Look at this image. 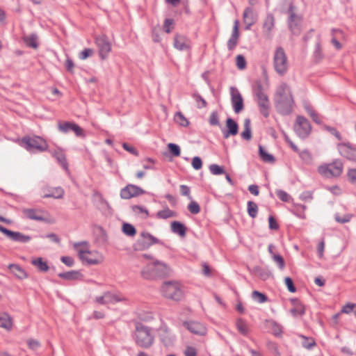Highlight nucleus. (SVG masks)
<instances>
[{"label":"nucleus","mask_w":356,"mask_h":356,"mask_svg":"<svg viewBox=\"0 0 356 356\" xmlns=\"http://www.w3.org/2000/svg\"><path fill=\"white\" fill-rule=\"evenodd\" d=\"M64 195V191L62 188H54L51 193L44 195V197H54L56 199L62 198Z\"/></svg>","instance_id":"09e8293b"},{"label":"nucleus","mask_w":356,"mask_h":356,"mask_svg":"<svg viewBox=\"0 0 356 356\" xmlns=\"http://www.w3.org/2000/svg\"><path fill=\"white\" fill-rule=\"evenodd\" d=\"M275 106L277 111L282 115H289L293 110L294 99L290 88L282 83L276 90Z\"/></svg>","instance_id":"f257e3e1"},{"label":"nucleus","mask_w":356,"mask_h":356,"mask_svg":"<svg viewBox=\"0 0 356 356\" xmlns=\"http://www.w3.org/2000/svg\"><path fill=\"white\" fill-rule=\"evenodd\" d=\"M238 123L232 118H227L225 121V127L221 129L223 138L227 139L230 136H236L238 134Z\"/></svg>","instance_id":"dca6fc26"},{"label":"nucleus","mask_w":356,"mask_h":356,"mask_svg":"<svg viewBox=\"0 0 356 356\" xmlns=\"http://www.w3.org/2000/svg\"><path fill=\"white\" fill-rule=\"evenodd\" d=\"M13 327V320L7 312H0V327L10 331Z\"/></svg>","instance_id":"a878e982"},{"label":"nucleus","mask_w":356,"mask_h":356,"mask_svg":"<svg viewBox=\"0 0 356 356\" xmlns=\"http://www.w3.org/2000/svg\"><path fill=\"white\" fill-rule=\"evenodd\" d=\"M31 264L37 267L40 272H47L49 269L47 262L44 261L42 257L32 259Z\"/></svg>","instance_id":"e433bc0d"},{"label":"nucleus","mask_w":356,"mask_h":356,"mask_svg":"<svg viewBox=\"0 0 356 356\" xmlns=\"http://www.w3.org/2000/svg\"><path fill=\"white\" fill-rule=\"evenodd\" d=\"M302 161V162L305 164H310L312 162V154L307 149H304L302 151H300L297 152Z\"/></svg>","instance_id":"a18cd8bd"},{"label":"nucleus","mask_w":356,"mask_h":356,"mask_svg":"<svg viewBox=\"0 0 356 356\" xmlns=\"http://www.w3.org/2000/svg\"><path fill=\"white\" fill-rule=\"evenodd\" d=\"M275 19L272 13H268L263 23V32L267 38L271 37V32L275 27Z\"/></svg>","instance_id":"5701e85b"},{"label":"nucleus","mask_w":356,"mask_h":356,"mask_svg":"<svg viewBox=\"0 0 356 356\" xmlns=\"http://www.w3.org/2000/svg\"><path fill=\"white\" fill-rule=\"evenodd\" d=\"M161 29L159 26L154 27L152 30V38L154 42H160L161 38L160 36Z\"/></svg>","instance_id":"e2e57ef3"},{"label":"nucleus","mask_w":356,"mask_h":356,"mask_svg":"<svg viewBox=\"0 0 356 356\" xmlns=\"http://www.w3.org/2000/svg\"><path fill=\"white\" fill-rule=\"evenodd\" d=\"M273 66L280 76L285 75L289 70V61L283 47H277L273 55Z\"/></svg>","instance_id":"423d86ee"},{"label":"nucleus","mask_w":356,"mask_h":356,"mask_svg":"<svg viewBox=\"0 0 356 356\" xmlns=\"http://www.w3.org/2000/svg\"><path fill=\"white\" fill-rule=\"evenodd\" d=\"M135 341L138 346L148 348L154 343V337L151 334V328L141 323H136Z\"/></svg>","instance_id":"20e7f679"},{"label":"nucleus","mask_w":356,"mask_h":356,"mask_svg":"<svg viewBox=\"0 0 356 356\" xmlns=\"http://www.w3.org/2000/svg\"><path fill=\"white\" fill-rule=\"evenodd\" d=\"M175 20L172 18H166L163 22V31L166 33H170L172 32V29H174Z\"/></svg>","instance_id":"864d4df0"},{"label":"nucleus","mask_w":356,"mask_h":356,"mask_svg":"<svg viewBox=\"0 0 356 356\" xmlns=\"http://www.w3.org/2000/svg\"><path fill=\"white\" fill-rule=\"evenodd\" d=\"M244 130L241 132V136L245 140H250L252 138L251 121L249 118H245L243 123Z\"/></svg>","instance_id":"473e14b6"},{"label":"nucleus","mask_w":356,"mask_h":356,"mask_svg":"<svg viewBox=\"0 0 356 356\" xmlns=\"http://www.w3.org/2000/svg\"><path fill=\"white\" fill-rule=\"evenodd\" d=\"M275 193L278 198L284 202H289L291 200V196L282 189L276 190Z\"/></svg>","instance_id":"13d9d810"},{"label":"nucleus","mask_w":356,"mask_h":356,"mask_svg":"<svg viewBox=\"0 0 356 356\" xmlns=\"http://www.w3.org/2000/svg\"><path fill=\"white\" fill-rule=\"evenodd\" d=\"M353 217L352 214H345L343 216H340L339 213H336L334 216L335 220L341 224L348 222Z\"/></svg>","instance_id":"bf43d9fd"},{"label":"nucleus","mask_w":356,"mask_h":356,"mask_svg":"<svg viewBox=\"0 0 356 356\" xmlns=\"http://www.w3.org/2000/svg\"><path fill=\"white\" fill-rule=\"evenodd\" d=\"M188 209L192 214H197L200 212V207L195 201H191L188 205Z\"/></svg>","instance_id":"052dcab7"},{"label":"nucleus","mask_w":356,"mask_h":356,"mask_svg":"<svg viewBox=\"0 0 356 356\" xmlns=\"http://www.w3.org/2000/svg\"><path fill=\"white\" fill-rule=\"evenodd\" d=\"M0 232L6 235L8 238L15 242H19L26 243L29 242L31 237L29 235H25L19 232H14L0 225Z\"/></svg>","instance_id":"4468645a"},{"label":"nucleus","mask_w":356,"mask_h":356,"mask_svg":"<svg viewBox=\"0 0 356 356\" xmlns=\"http://www.w3.org/2000/svg\"><path fill=\"white\" fill-rule=\"evenodd\" d=\"M290 302L293 305L290 312L294 317L302 316L305 314V307L299 299L291 298Z\"/></svg>","instance_id":"b1692460"},{"label":"nucleus","mask_w":356,"mask_h":356,"mask_svg":"<svg viewBox=\"0 0 356 356\" xmlns=\"http://www.w3.org/2000/svg\"><path fill=\"white\" fill-rule=\"evenodd\" d=\"M8 268L11 273H13L19 279L22 280L27 277L28 276L26 271L17 264H10Z\"/></svg>","instance_id":"72a5a7b5"},{"label":"nucleus","mask_w":356,"mask_h":356,"mask_svg":"<svg viewBox=\"0 0 356 356\" xmlns=\"http://www.w3.org/2000/svg\"><path fill=\"white\" fill-rule=\"evenodd\" d=\"M236 327L238 332L243 335H247L248 333V328L245 321L242 318H238L236 321Z\"/></svg>","instance_id":"8fccbe9b"},{"label":"nucleus","mask_w":356,"mask_h":356,"mask_svg":"<svg viewBox=\"0 0 356 356\" xmlns=\"http://www.w3.org/2000/svg\"><path fill=\"white\" fill-rule=\"evenodd\" d=\"M236 64L239 70H244L247 65L245 57L241 54L236 56Z\"/></svg>","instance_id":"680f3d73"},{"label":"nucleus","mask_w":356,"mask_h":356,"mask_svg":"<svg viewBox=\"0 0 356 356\" xmlns=\"http://www.w3.org/2000/svg\"><path fill=\"white\" fill-rule=\"evenodd\" d=\"M307 207L300 204H294L293 208L291 210V212L296 215L297 217L301 219H305L306 218L305 210Z\"/></svg>","instance_id":"58836bf2"},{"label":"nucleus","mask_w":356,"mask_h":356,"mask_svg":"<svg viewBox=\"0 0 356 356\" xmlns=\"http://www.w3.org/2000/svg\"><path fill=\"white\" fill-rule=\"evenodd\" d=\"M182 325L186 329L193 334L200 336H202L206 334V327L199 322L184 321Z\"/></svg>","instance_id":"412c9836"},{"label":"nucleus","mask_w":356,"mask_h":356,"mask_svg":"<svg viewBox=\"0 0 356 356\" xmlns=\"http://www.w3.org/2000/svg\"><path fill=\"white\" fill-rule=\"evenodd\" d=\"M174 47L179 51L191 49V40L184 35L176 33L174 36Z\"/></svg>","instance_id":"6ab92c4d"},{"label":"nucleus","mask_w":356,"mask_h":356,"mask_svg":"<svg viewBox=\"0 0 356 356\" xmlns=\"http://www.w3.org/2000/svg\"><path fill=\"white\" fill-rule=\"evenodd\" d=\"M243 18L244 24H245V30H250L251 26H253L257 20V17L254 13L253 9L250 7L245 9L243 14Z\"/></svg>","instance_id":"4be33fe9"},{"label":"nucleus","mask_w":356,"mask_h":356,"mask_svg":"<svg viewBox=\"0 0 356 356\" xmlns=\"http://www.w3.org/2000/svg\"><path fill=\"white\" fill-rule=\"evenodd\" d=\"M158 335L161 343L165 346H169L173 343L175 336L172 334L167 324L162 321L161 326L158 329Z\"/></svg>","instance_id":"f8f14e48"},{"label":"nucleus","mask_w":356,"mask_h":356,"mask_svg":"<svg viewBox=\"0 0 356 356\" xmlns=\"http://www.w3.org/2000/svg\"><path fill=\"white\" fill-rule=\"evenodd\" d=\"M231 102L234 111L241 113L244 109L243 99L239 91L234 87H231Z\"/></svg>","instance_id":"a211bd4d"},{"label":"nucleus","mask_w":356,"mask_h":356,"mask_svg":"<svg viewBox=\"0 0 356 356\" xmlns=\"http://www.w3.org/2000/svg\"><path fill=\"white\" fill-rule=\"evenodd\" d=\"M86 254H91V252L89 250H79V255L80 259L83 262H86L89 265H97L100 263V261L97 259H92V257H88L86 256Z\"/></svg>","instance_id":"2f4dec72"},{"label":"nucleus","mask_w":356,"mask_h":356,"mask_svg":"<svg viewBox=\"0 0 356 356\" xmlns=\"http://www.w3.org/2000/svg\"><path fill=\"white\" fill-rule=\"evenodd\" d=\"M258 206L253 201H248L247 203V212L250 217L254 218L257 217L258 213Z\"/></svg>","instance_id":"37998d69"},{"label":"nucleus","mask_w":356,"mask_h":356,"mask_svg":"<svg viewBox=\"0 0 356 356\" xmlns=\"http://www.w3.org/2000/svg\"><path fill=\"white\" fill-rule=\"evenodd\" d=\"M94 53L93 49L90 48H86L79 54V58L81 60H86L91 56Z\"/></svg>","instance_id":"0e129e2a"},{"label":"nucleus","mask_w":356,"mask_h":356,"mask_svg":"<svg viewBox=\"0 0 356 356\" xmlns=\"http://www.w3.org/2000/svg\"><path fill=\"white\" fill-rule=\"evenodd\" d=\"M347 177L349 182L356 186V168H351L348 170Z\"/></svg>","instance_id":"338daca9"},{"label":"nucleus","mask_w":356,"mask_h":356,"mask_svg":"<svg viewBox=\"0 0 356 356\" xmlns=\"http://www.w3.org/2000/svg\"><path fill=\"white\" fill-rule=\"evenodd\" d=\"M104 298L106 299V304H114L122 300H125V298H120L119 296L116 294H113L109 291H106L104 293Z\"/></svg>","instance_id":"a19ab883"},{"label":"nucleus","mask_w":356,"mask_h":356,"mask_svg":"<svg viewBox=\"0 0 356 356\" xmlns=\"http://www.w3.org/2000/svg\"><path fill=\"white\" fill-rule=\"evenodd\" d=\"M339 153L348 160L356 161V145L350 143H343L338 145Z\"/></svg>","instance_id":"f3484780"},{"label":"nucleus","mask_w":356,"mask_h":356,"mask_svg":"<svg viewBox=\"0 0 356 356\" xmlns=\"http://www.w3.org/2000/svg\"><path fill=\"white\" fill-rule=\"evenodd\" d=\"M209 169L213 175H220L225 173L224 168L217 164H211L209 166Z\"/></svg>","instance_id":"603ef678"},{"label":"nucleus","mask_w":356,"mask_h":356,"mask_svg":"<svg viewBox=\"0 0 356 356\" xmlns=\"http://www.w3.org/2000/svg\"><path fill=\"white\" fill-rule=\"evenodd\" d=\"M318 172L327 178L337 177L343 172V164L339 161H334L332 163L320 165L318 168Z\"/></svg>","instance_id":"1a4fd4ad"},{"label":"nucleus","mask_w":356,"mask_h":356,"mask_svg":"<svg viewBox=\"0 0 356 356\" xmlns=\"http://www.w3.org/2000/svg\"><path fill=\"white\" fill-rule=\"evenodd\" d=\"M252 297L259 303H264L268 300L267 296L258 291H254L252 293Z\"/></svg>","instance_id":"3c124183"},{"label":"nucleus","mask_w":356,"mask_h":356,"mask_svg":"<svg viewBox=\"0 0 356 356\" xmlns=\"http://www.w3.org/2000/svg\"><path fill=\"white\" fill-rule=\"evenodd\" d=\"M146 191L142 188L131 184H127L120 191V197L124 200H129L131 197H137L145 194Z\"/></svg>","instance_id":"ddd939ff"},{"label":"nucleus","mask_w":356,"mask_h":356,"mask_svg":"<svg viewBox=\"0 0 356 356\" xmlns=\"http://www.w3.org/2000/svg\"><path fill=\"white\" fill-rule=\"evenodd\" d=\"M170 229L172 232L178 234L181 237H185L186 235L187 227L179 221H173L171 222Z\"/></svg>","instance_id":"c85d7f7f"},{"label":"nucleus","mask_w":356,"mask_h":356,"mask_svg":"<svg viewBox=\"0 0 356 356\" xmlns=\"http://www.w3.org/2000/svg\"><path fill=\"white\" fill-rule=\"evenodd\" d=\"M42 211L34 209H24L23 210V213L27 218L44 222L46 219L42 216Z\"/></svg>","instance_id":"393cba45"},{"label":"nucleus","mask_w":356,"mask_h":356,"mask_svg":"<svg viewBox=\"0 0 356 356\" xmlns=\"http://www.w3.org/2000/svg\"><path fill=\"white\" fill-rule=\"evenodd\" d=\"M52 155L64 169H67L68 163L66 160L65 155L63 152L60 150H55L52 153Z\"/></svg>","instance_id":"4c0bfd02"},{"label":"nucleus","mask_w":356,"mask_h":356,"mask_svg":"<svg viewBox=\"0 0 356 356\" xmlns=\"http://www.w3.org/2000/svg\"><path fill=\"white\" fill-rule=\"evenodd\" d=\"M140 236L142 237V239H138L134 244V249L136 250H145L154 244L162 243L159 239L146 232H141Z\"/></svg>","instance_id":"9b49d317"},{"label":"nucleus","mask_w":356,"mask_h":356,"mask_svg":"<svg viewBox=\"0 0 356 356\" xmlns=\"http://www.w3.org/2000/svg\"><path fill=\"white\" fill-rule=\"evenodd\" d=\"M161 291L164 297L175 301H179L183 296L182 290L179 284L172 281L164 282Z\"/></svg>","instance_id":"0eeeda50"},{"label":"nucleus","mask_w":356,"mask_h":356,"mask_svg":"<svg viewBox=\"0 0 356 356\" xmlns=\"http://www.w3.org/2000/svg\"><path fill=\"white\" fill-rule=\"evenodd\" d=\"M259 156L266 163H273L275 162L274 156L268 153L261 145H259Z\"/></svg>","instance_id":"f704fd0d"},{"label":"nucleus","mask_w":356,"mask_h":356,"mask_svg":"<svg viewBox=\"0 0 356 356\" xmlns=\"http://www.w3.org/2000/svg\"><path fill=\"white\" fill-rule=\"evenodd\" d=\"M239 22L236 19L234 22V26L232 29V32L231 37L228 40L227 42V47L229 51H232L238 43V40L240 37L239 32Z\"/></svg>","instance_id":"aec40b11"},{"label":"nucleus","mask_w":356,"mask_h":356,"mask_svg":"<svg viewBox=\"0 0 356 356\" xmlns=\"http://www.w3.org/2000/svg\"><path fill=\"white\" fill-rule=\"evenodd\" d=\"M122 232L129 236H134L136 234V229L131 224L124 222L122 225Z\"/></svg>","instance_id":"de8ad7c7"},{"label":"nucleus","mask_w":356,"mask_h":356,"mask_svg":"<svg viewBox=\"0 0 356 356\" xmlns=\"http://www.w3.org/2000/svg\"><path fill=\"white\" fill-rule=\"evenodd\" d=\"M170 267L159 260L148 264L143 268L140 275L143 278L147 280H154L158 278H164L170 275Z\"/></svg>","instance_id":"f03ea898"},{"label":"nucleus","mask_w":356,"mask_h":356,"mask_svg":"<svg viewBox=\"0 0 356 356\" xmlns=\"http://www.w3.org/2000/svg\"><path fill=\"white\" fill-rule=\"evenodd\" d=\"M284 283H285V285L286 286L287 289L289 292L295 293L296 291V287L293 283V280L291 277H285Z\"/></svg>","instance_id":"69168bd1"},{"label":"nucleus","mask_w":356,"mask_h":356,"mask_svg":"<svg viewBox=\"0 0 356 356\" xmlns=\"http://www.w3.org/2000/svg\"><path fill=\"white\" fill-rule=\"evenodd\" d=\"M299 337L303 339L302 346L306 349L310 350L316 345L315 340L312 337H307L303 334H300Z\"/></svg>","instance_id":"c03bdc74"},{"label":"nucleus","mask_w":356,"mask_h":356,"mask_svg":"<svg viewBox=\"0 0 356 356\" xmlns=\"http://www.w3.org/2000/svg\"><path fill=\"white\" fill-rule=\"evenodd\" d=\"M58 276L65 280H82L83 275L79 270H70L67 272L60 273Z\"/></svg>","instance_id":"c756f323"},{"label":"nucleus","mask_w":356,"mask_h":356,"mask_svg":"<svg viewBox=\"0 0 356 356\" xmlns=\"http://www.w3.org/2000/svg\"><path fill=\"white\" fill-rule=\"evenodd\" d=\"M21 145L29 152L35 149L44 152L47 149L46 141L40 136H24L21 140Z\"/></svg>","instance_id":"6e6552de"},{"label":"nucleus","mask_w":356,"mask_h":356,"mask_svg":"<svg viewBox=\"0 0 356 356\" xmlns=\"http://www.w3.org/2000/svg\"><path fill=\"white\" fill-rule=\"evenodd\" d=\"M297 8L295 6L293 2L289 4L287 14L289 15L287 19V24L289 31L294 35H299L302 31V17L300 15L296 14Z\"/></svg>","instance_id":"39448f33"},{"label":"nucleus","mask_w":356,"mask_h":356,"mask_svg":"<svg viewBox=\"0 0 356 356\" xmlns=\"http://www.w3.org/2000/svg\"><path fill=\"white\" fill-rule=\"evenodd\" d=\"M249 270L251 273L264 281L267 280L271 275L268 270L259 266H254L251 269L249 268Z\"/></svg>","instance_id":"cd10ccee"},{"label":"nucleus","mask_w":356,"mask_h":356,"mask_svg":"<svg viewBox=\"0 0 356 356\" xmlns=\"http://www.w3.org/2000/svg\"><path fill=\"white\" fill-rule=\"evenodd\" d=\"M252 91L257 97L260 113L264 117L268 118L270 115V101L267 95L263 91V85L261 80L257 79L254 81Z\"/></svg>","instance_id":"7ed1b4c3"},{"label":"nucleus","mask_w":356,"mask_h":356,"mask_svg":"<svg viewBox=\"0 0 356 356\" xmlns=\"http://www.w3.org/2000/svg\"><path fill=\"white\" fill-rule=\"evenodd\" d=\"M22 40L27 47L32 49H36L39 47L38 36L35 33L22 36Z\"/></svg>","instance_id":"7c9ffc66"},{"label":"nucleus","mask_w":356,"mask_h":356,"mask_svg":"<svg viewBox=\"0 0 356 356\" xmlns=\"http://www.w3.org/2000/svg\"><path fill=\"white\" fill-rule=\"evenodd\" d=\"M95 43L99 49V54L102 60L107 58L111 50V45L106 35L99 36L95 39Z\"/></svg>","instance_id":"2eb2a0df"},{"label":"nucleus","mask_w":356,"mask_h":356,"mask_svg":"<svg viewBox=\"0 0 356 356\" xmlns=\"http://www.w3.org/2000/svg\"><path fill=\"white\" fill-rule=\"evenodd\" d=\"M75 123L70 121L59 122L58 123V129L59 131L67 134L72 131Z\"/></svg>","instance_id":"ea45409f"},{"label":"nucleus","mask_w":356,"mask_h":356,"mask_svg":"<svg viewBox=\"0 0 356 356\" xmlns=\"http://www.w3.org/2000/svg\"><path fill=\"white\" fill-rule=\"evenodd\" d=\"M192 97L196 101L198 108H205L207 106L206 100L200 94L194 93Z\"/></svg>","instance_id":"4d7b16f0"},{"label":"nucleus","mask_w":356,"mask_h":356,"mask_svg":"<svg viewBox=\"0 0 356 356\" xmlns=\"http://www.w3.org/2000/svg\"><path fill=\"white\" fill-rule=\"evenodd\" d=\"M266 326L271 330L272 334L277 337H280L283 332V327L277 323L274 320H266L265 321Z\"/></svg>","instance_id":"bb28decb"},{"label":"nucleus","mask_w":356,"mask_h":356,"mask_svg":"<svg viewBox=\"0 0 356 356\" xmlns=\"http://www.w3.org/2000/svg\"><path fill=\"white\" fill-rule=\"evenodd\" d=\"M168 148L172 156L177 157L180 156L181 149L178 145L175 143H169L168 145Z\"/></svg>","instance_id":"5fc2aeb1"},{"label":"nucleus","mask_w":356,"mask_h":356,"mask_svg":"<svg viewBox=\"0 0 356 356\" xmlns=\"http://www.w3.org/2000/svg\"><path fill=\"white\" fill-rule=\"evenodd\" d=\"M293 129L296 134L301 138L305 139L310 134L312 127L309 120L304 116L298 115Z\"/></svg>","instance_id":"9d476101"},{"label":"nucleus","mask_w":356,"mask_h":356,"mask_svg":"<svg viewBox=\"0 0 356 356\" xmlns=\"http://www.w3.org/2000/svg\"><path fill=\"white\" fill-rule=\"evenodd\" d=\"M209 122L211 126L220 127L219 116L217 111H214L211 113L209 119Z\"/></svg>","instance_id":"6e6d98bb"},{"label":"nucleus","mask_w":356,"mask_h":356,"mask_svg":"<svg viewBox=\"0 0 356 356\" xmlns=\"http://www.w3.org/2000/svg\"><path fill=\"white\" fill-rule=\"evenodd\" d=\"M314 56L316 62H320L324 57L323 49L321 47L320 36H318V41L315 44V49L314 51Z\"/></svg>","instance_id":"79ce46f5"},{"label":"nucleus","mask_w":356,"mask_h":356,"mask_svg":"<svg viewBox=\"0 0 356 356\" xmlns=\"http://www.w3.org/2000/svg\"><path fill=\"white\" fill-rule=\"evenodd\" d=\"M268 225L269 229L272 230H277L280 228V225L277 222L274 216H270L268 217Z\"/></svg>","instance_id":"774afa93"},{"label":"nucleus","mask_w":356,"mask_h":356,"mask_svg":"<svg viewBox=\"0 0 356 356\" xmlns=\"http://www.w3.org/2000/svg\"><path fill=\"white\" fill-rule=\"evenodd\" d=\"M177 213L170 210L168 207H165L163 210L159 211L156 217L159 219H168L170 218L177 217Z\"/></svg>","instance_id":"c9c22d12"},{"label":"nucleus","mask_w":356,"mask_h":356,"mask_svg":"<svg viewBox=\"0 0 356 356\" xmlns=\"http://www.w3.org/2000/svg\"><path fill=\"white\" fill-rule=\"evenodd\" d=\"M174 120L176 123L179 124L180 126L186 127L188 125V120L184 117L181 112L178 111L175 113Z\"/></svg>","instance_id":"49530a36"}]
</instances>
